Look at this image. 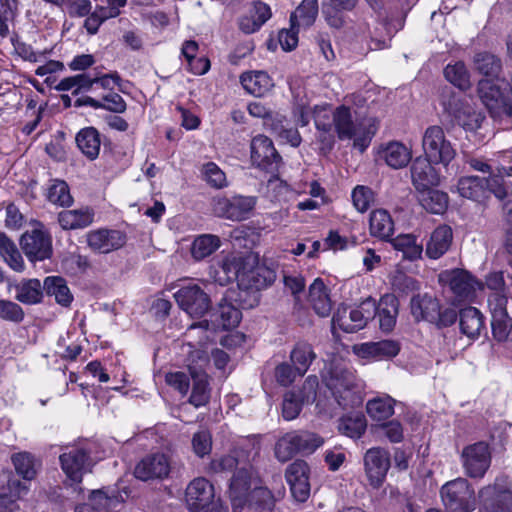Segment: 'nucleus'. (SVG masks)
I'll use <instances>...</instances> for the list:
<instances>
[{
	"instance_id": "61",
	"label": "nucleus",
	"mask_w": 512,
	"mask_h": 512,
	"mask_svg": "<svg viewBox=\"0 0 512 512\" xmlns=\"http://www.w3.org/2000/svg\"><path fill=\"white\" fill-rule=\"evenodd\" d=\"M202 174L205 181L213 188L221 189L227 186L225 173L213 162L203 166Z\"/></svg>"
},
{
	"instance_id": "20",
	"label": "nucleus",
	"mask_w": 512,
	"mask_h": 512,
	"mask_svg": "<svg viewBox=\"0 0 512 512\" xmlns=\"http://www.w3.org/2000/svg\"><path fill=\"white\" fill-rule=\"evenodd\" d=\"M209 321L204 320L198 323H193L189 326L186 337L192 338L196 332H200L201 335L199 340L195 343L189 342L192 347L199 346V348L192 351L189 355L188 371L190 372V366L195 367L197 370H204V367L208 364L209 358L206 351L202 349L210 340L209 334Z\"/></svg>"
},
{
	"instance_id": "47",
	"label": "nucleus",
	"mask_w": 512,
	"mask_h": 512,
	"mask_svg": "<svg viewBox=\"0 0 512 512\" xmlns=\"http://www.w3.org/2000/svg\"><path fill=\"white\" fill-rule=\"evenodd\" d=\"M318 14L317 0H302L290 17L291 24L298 27L311 26Z\"/></svg>"
},
{
	"instance_id": "9",
	"label": "nucleus",
	"mask_w": 512,
	"mask_h": 512,
	"mask_svg": "<svg viewBox=\"0 0 512 512\" xmlns=\"http://www.w3.org/2000/svg\"><path fill=\"white\" fill-rule=\"evenodd\" d=\"M256 202L257 199L253 196L215 197L212 200V210L218 217L241 221L249 217Z\"/></svg>"
},
{
	"instance_id": "38",
	"label": "nucleus",
	"mask_w": 512,
	"mask_h": 512,
	"mask_svg": "<svg viewBox=\"0 0 512 512\" xmlns=\"http://www.w3.org/2000/svg\"><path fill=\"white\" fill-rule=\"evenodd\" d=\"M369 229L372 236L388 241L394 233V222L384 209H376L371 212Z\"/></svg>"
},
{
	"instance_id": "49",
	"label": "nucleus",
	"mask_w": 512,
	"mask_h": 512,
	"mask_svg": "<svg viewBox=\"0 0 512 512\" xmlns=\"http://www.w3.org/2000/svg\"><path fill=\"white\" fill-rule=\"evenodd\" d=\"M315 357L316 354L312 346L305 342L297 343L290 353V360L296 367L299 376H303L307 372Z\"/></svg>"
},
{
	"instance_id": "62",
	"label": "nucleus",
	"mask_w": 512,
	"mask_h": 512,
	"mask_svg": "<svg viewBox=\"0 0 512 512\" xmlns=\"http://www.w3.org/2000/svg\"><path fill=\"white\" fill-rule=\"evenodd\" d=\"M303 404L305 403L301 401L297 393L293 391L286 392L282 404L283 417L286 420L295 419L299 415Z\"/></svg>"
},
{
	"instance_id": "44",
	"label": "nucleus",
	"mask_w": 512,
	"mask_h": 512,
	"mask_svg": "<svg viewBox=\"0 0 512 512\" xmlns=\"http://www.w3.org/2000/svg\"><path fill=\"white\" fill-rule=\"evenodd\" d=\"M218 266V270H216L217 281L221 284H225L237 280L240 285L242 271H244L245 266L242 265L239 258L225 257L219 262Z\"/></svg>"
},
{
	"instance_id": "63",
	"label": "nucleus",
	"mask_w": 512,
	"mask_h": 512,
	"mask_svg": "<svg viewBox=\"0 0 512 512\" xmlns=\"http://www.w3.org/2000/svg\"><path fill=\"white\" fill-rule=\"evenodd\" d=\"M166 383L177 390L182 396L188 394L190 385H191V376L190 372L188 373L183 371H176L167 373L165 376Z\"/></svg>"
},
{
	"instance_id": "24",
	"label": "nucleus",
	"mask_w": 512,
	"mask_h": 512,
	"mask_svg": "<svg viewBox=\"0 0 512 512\" xmlns=\"http://www.w3.org/2000/svg\"><path fill=\"white\" fill-rule=\"evenodd\" d=\"M355 351L361 358L373 361H382L391 359L398 355L400 351V344L395 340L367 342L355 348Z\"/></svg>"
},
{
	"instance_id": "54",
	"label": "nucleus",
	"mask_w": 512,
	"mask_h": 512,
	"mask_svg": "<svg viewBox=\"0 0 512 512\" xmlns=\"http://www.w3.org/2000/svg\"><path fill=\"white\" fill-rule=\"evenodd\" d=\"M12 462L18 475L25 480H32L36 476L33 457L27 452H20L12 456Z\"/></svg>"
},
{
	"instance_id": "64",
	"label": "nucleus",
	"mask_w": 512,
	"mask_h": 512,
	"mask_svg": "<svg viewBox=\"0 0 512 512\" xmlns=\"http://www.w3.org/2000/svg\"><path fill=\"white\" fill-rule=\"evenodd\" d=\"M192 448L199 457H204L211 452L212 437L208 430L202 429L196 432L192 437Z\"/></svg>"
},
{
	"instance_id": "58",
	"label": "nucleus",
	"mask_w": 512,
	"mask_h": 512,
	"mask_svg": "<svg viewBox=\"0 0 512 512\" xmlns=\"http://www.w3.org/2000/svg\"><path fill=\"white\" fill-rule=\"evenodd\" d=\"M391 286L394 292L409 294L419 288L418 281L402 271H396L391 276Z\"/></svg>"
},
{
	"instance_id": "57",
	"label": "nucleus",
	"mask_w": 512,
	"mask_h": 512,
	"mask_svg": "<svg viewBox=\"0 0 512 512\" xmlns=\"http://www.w3.org/2000/svg\"><path fill=\"white\" fill-rule=\"evenodd\" d=\"M374 200V192L367 186L358 185L352 191L353 205L361 213L366 212Z\"/></svg>"
},
{
	"instance_id": "1",
	"label": "nucleus",
	"mask_w": 512,
	"mask_h": 512,
	"mask_svg": "<svg viewBox=\"0 0 512 512\" xmlns=\"http://www.w3.org/2000/svg\"><path fill=\"white\" fill-rule=\"evenodd\" d=\"M254 475L252 467H242L234 473L229 486L232 505L234 509L247 505L256 512H272L275 498L268 488L255 487L249 492Z\"/></svg>"
},
{
	"instance_id": "43",
	"label": "nucleus",
	"mask_w": 512,
	"mask_h": 512,
	"mask_svg": "<svg viewBox=\"0 0 512 512\" xmlns=\"http://www.w3.org/2000/svg\"><path fill=\"white\" fill-rule=\"evenodd\" d=\"M381 157L394 169L405 167L411 160L410 150L401 142H389L382 150Z\"/></svg>"
},
{
	"instance_id": "30",
	"label": "nucleus",
	"mask_w": 512,
	"mask_h": 512,
	"mask_svg": "<svg viewBox=\"0 0 512 512\" xmlns=\"http://www.w3.org/2000/svg\"><path fill=\"white\" fill-rule=\"evenodd\" d=\"M450 115L454 122L466 131H476L480 128L484 119L480 112H477L471 105L461 101L450 106Z\"/></svg>"
},
{
	"instance_id": "56",
	"label": "nucleus",
	"mask_w": 512,
	"mask_h": 512,
	"mask_svg": "<svg viewBox=\"0 0 512 512\" xmlns=\"http://www.w3.org/2000/svg\"><path fill=\"white\" fill-rule=\"evenodd\" d=\"M18 11L17 0H0V35L9 33V23L13 21Z\"/></svg>"
},
{
	"instance_id": "4",
	"label": "nucleus",
	"mask_w": 512,
	"mask_h": 512,
	"mask_svg": "<svg viewBox=\"0 0 512 512\" xmlns=\"http://www.w3.org/2000/svg\"><path fill=\"white\" fill-rule=\"evenodd\" d=\"M323 443V438L313 432L292 431L286 433L277 441L275 455L279 461L286 462L297 453H313Z\"/></svg>"
},
{
	"instance_id": "39",
	"label": "nucleus",
	"mask_w": 512,
	"mask_h": 512,
	"mask_svg": "<svg viewBox=\"0 0 512 512\" xmlns=\"http://www.w3.org/2000/svg\"><path fill=\"white\" fill-rule=\"evenodd\" d=\"M15 299L23 304H38L43 298V285L38 279H23L15 285Z\"/></svg>"
},
{
	"instance_id": "32",
	"label": "nucleus",
	"mask_w": 512,
	"mask_h": 512,
	"mask_svg": "<svg viewBox=\"0 0 512 512\" xmlns=\"http://www.w3.org/2000/svg\"><path fill=\"white\" fill-rule=\"evenodd\" d=\"M376 308L380 329L384 332L392 331L399 311V301L396 296L392 294L382 296Z\"/></svg>"
},
{
	"instance_id": "12",
	"label": "nucleus",
	"mask_w": 512,
	"mask_h": 512,
	"mask_svg": "<svg viewBox=\"0 0 512 512\" xmlns=\"http://www.w3.org/2000/svg\"><path fill=\"white\" fill-rule=\"evenodd\" d=\"M171 471L170 457L165 453H153L142 458L134 469V475L142 481L163 480Z\"/></svg>"
},
{
	"instance_id": "59",
	"label": "nucleus",
	"mask_w": 512,
	"mask_h": 512,
	"mask_svg": "<svg viewBox=\"0 0 512 512\" xmlns=\"http://www.w3.org/2000/svg\"><path fill=\"white\" fill-rule=\"evenodd\" d=\"M24 318V310L19 304L11 300L0 299V319L18 324Z\"/></svg>"
},
{
	"instance_id": "21",
	"label": "nucleus",
	"mask_w": 512,
	"mask_h": 512,
	"mask_svg": "<svg viewBox=\"0 0 512 512\" xmlns=\"http://www.w3.org/2000/svg\"><path fill=\"white\" fill-rule=\"evenodd\" d=\"M433 164L435 163L426 156L417 157L412 162L411 178L417 191L437 186L440 183V176Z\"/></svg>"
},
{
	"instance_id": "45",
	"label": "nucleus",
	"mask_w": 512,
	"mask_h": 512,
	"mask_svg": "<svg viewBox=\"0 0 512 512\" xmlns=\"http://www.w3.org/2000/svg\"><path fill=\"white\" fill-rule=\"evenodd\" d=\"M394 249L403 253V258L409 261H415L421 258L423 253V245L417 243L414 235L403 234L391 239Z\"/></svg>"
},
{
	"instance_id": "36",
	"label": "nucleus",
	"mask_w": 512,
	"mask_h": 512,
	"mask_svg": "<svg viewBox=\"0 0 512 512\" xmlns=\"http://www.w3.org/2000/svg\"><path fill=\"white\" fill-rule=\"evenodd\" d=\"M474 65L476 70L485 77L484 79L505 83V78L501 77L502 63L497 56L488 52L477 53L474 57Z\"/></svg>"
},
{
	"instance_id": "23",
	"label": "nucleus",
	"mask_w": 512,
	"mask_h": 512,
	"mask_svg": "<svg viewBox=\"0 0 512 512\" xmlns=\"http://www.w3.org/2000/svg\"><path fill=\"white\" fill-rule=\"evenodd\" d=\"M271 16L269 5L262 1H253L246 13L239 18V29L245 34L255 33Z\"/></svg>"
},
{
	"instance_id": "52",
	"label": "nucleus",
	"mask_w": 512,
	"mask_h": 512,
	"mask_svg": "<svg viewBox=\"0 0 512 512\" xmlns=\"http://www.w3.org/2000/svg\"><path fill=\"white\" fill-rule=\"evenodd\" d=\"M444 75L450 83L461 90H466L470 87L469 73L463 62L447 65L444 69Z\"/></svg>"
},
{
	"instance_id": "50",
	"label": "nucleus",
	"mask_w": 512,
	"mask_h": 512,
	"mask_svg": "<svg viewBox=\"0 0 512 512\" xmlns=\"http://www.w3.org/2000/svg\"><path fill=\"white\" fill-rule=\"evenodd\" d=\"M366 427V418L361 413L342 417L338 425V429L342 434L353 439L360 438L364 434Z\"/></svg>"
},
{
	"instance_id": "55",
	"label": "nucleus",
	"mask_w": 512,
	"mask_h": 512,
	"mask_svg": "<svg viewBox=\"0 0 512 512\" xmlns=\"http://www.w3.org/2000/svg\"><path fill=\"white\" fill-rule=\"evenodd\" d=\"M48 199L59 206H69L73 202L69 187L64 181H55L48 190Z\"/></svg>"
},
{
	"instance_id": "41",
	"label": "nucleus",
	"mask_w": 512,
	"mask_h": 512,
	"mask_svg": "<svg viewBox=\"0 0 512 512\" xmlns=\"http://www.w3.org/2000/svg\"><path fill=\"white\" fill-rule=\"evenodd\" d=\"M43 289L48 296H54L55 301L68 307L73 301V295L67 286V282L60 276H48L44 279Z\"/></svg>"
},
{
	"instance_id": "28",
	"label": "nucleus",
	"mask_w": 512,
	"mask_h": 512,
	"mask_svg": "<svg viewBox=\"0 0 512 512\" xmlns=\"http://www.w3.org/2000/svg\"><path fill=\"white\" fill-rule=\"evenodd\" d=\"M190 376L192 384L188 402L195 408L207 405L211 397L207 373L204 370H197L195 367L190 366Z\"/></svg>"
},
{
	"instance_id": "13",
	"label": "nucleus",
	"mask_w": 512,
	"mask_h": 512,
	"mask_svg": "<svg viewBox=\"0 0 512 512\" xmlns=\"http://www.w3.org/2000/svg\"><path fill=\"white\" fill-rule=\"evenodd\" d=\"M214 497V486L204 477L193 479L185 490V501L191 512H207Z\"/></svg>"
},
{
	"instance_id": "53",
	"label": "nucleus",
	"mask_w": 512,
	"mask_h": 512,
	"mask_svg": "<svg viewBox=\"0 0 512 512\" xmlns=\"http://www.w3.org/2000/svg\"><path fill=\"white\" fill-rule=\"evenodd\" d=\"M88 500L93 506H96L97 512H109L121 502L117 495H108L103 489L93 490Z\"/></svg>"
},
{
	"instance_id": "17",
	"label": "nucleus",
	"mask_w": 512,
	"mask_h": 512,
	"mask_svg": "<svg viewBox=\"0 0 512 512\" xmlns=\"http://www.w3.org/2000/svg\"><path fill=\"white\" fill-rule=\"evenodd\" d=\"M89 454L90 452L84 448L73 447L60 455L61 468L73 482L80 483L88 471Z\"/></svg>"
},
{
	"instance_id": "35",
	"label": "nucleus",
	"mask_w": 512,
	"mask_h": 512,
	"mask_svg": "<svg viewBox=\"0 0 512 512\" xmlns=\"http://www.w3.org/2000/svg\"><path fill=\"white\" fill-rule=\"evenodd\" d=\"M309 302L320 317H327L332 310V302L327 287L320 278H316L309 286Z\"/></svg>"
},
{
	"instance_id": "19",
	"label": "nucleus",
	"mask_w": 512,
	"mask_h": 512,
	"mask_svg": "<svg viewBox=\"0 0 512 512\" xmlns=\"http://www.w3.org/2000/svg\"><path fill=\"white\" fill-rule=\"evenodd\" d=\"M481 512H512V492L497 484L488 485L479 491Z\"/></svg>"
},
{
	"instance_id": "26",
	"label": "nucleus",
	"mask_w": 512,
	"mask_h": 512,
	"mask_svg": "<svg viewBox=\"0 0 512 512\" xmlns=\"http://www.w3.org/2000/svg\"><path fill=\"white\" fill-rule=\"evenodd\" d=\"M439 304L436 297L428 293H418L411 298V314L416 321L425 320L433 323L439 317Z\"/></svg>"
},
{
	"instance_id": "37",
	"label": "nucleus",
	"mask_w": 512,
	"mask_h": 512,
	"mask_svg": "<svg viewBox=\"0 0 512 512\" xmlns=\"http://www.w3.org/2000/svg\"><path fill=\"white\" fill-rule=\"evenodd\" d=\"M240 82L247 92L257 97L265 95L274 86L271 77L264 71L243 73Z\"/></svg>"
},
{
	"instance_id": "7",
	"label": "nucleus",
	"mask_w": 512,
	"mask_h": 512,
	"mask_svg": "<svg viewBox=\"0 0 512 512\" xmlns=\"http://www.w3.org/2000/svg\"><path fill=\"white\" fill-rule=\"evenodd\" d=\"M439 281L443 286L449 288L458 301L472 300L477 290L483 288L479 280L463 269L443 271L439 274Z\"/></svg>"
},
{
	"instance_id": "27",
	"label": "nucleus",
	"mask_w": 512,
	"mask_h": 512,
	"mask_svg": "<svg viewBox=\"0 0 512 512\" xmlns=\"http://www.w3.org/2000/svg\"><path fill=\"white\" fill-rule=\"evenodd\" d=\"M453 232L448 225H440L431 233L427 243L425 254L428 258L437 260L441 258L451 247Z\"/></svg>"
},
{
	"instance_id": "10",
	"label": "nucleus",
	"mask_w": 512,
	"mask_h": 512,
	"mask_svg": "<svg viewBox=\"0 0 512 512\" xmlns=\"http://www.w3.org/2000/svg\"><path fill=\"white\" fill-rule=\"evenodd\" d=\"M461 462L465 473L471 478H482L491 464L488 443L479 441L463 448Z\"/></svg>"
},
{
	"instance_id": "29",
	"label": "nucleus",
	"mask_w": 512,
	"mask_h": 512,
	"mask_svg": "<svg viewBox=\"0 0 512 512\" xmlns=\"http://www.w3.org/2000/svg\"><path fill=\"white\" fill-rule=\"evenodd\" d=\"M276 278L275 271L263 264H257L250 269L244 267L240 286L246 289L260 290L271 285Z\"/></svg>"
},
{
	"instance_id": "48",
	"label": "nucleus",
	"mask_w": 512,
	"mask_h": 512,
	"mask_svg": "<svg viewBox=\"0 0 512 512\" xmlns=\"http://www.w3.org/2000/svg\"><path fill=\"white\" fill-rule=\"evenodd\" d=\"M221 245L220 238L212 234L196 237L191 246V255L195 260H202L213 254Z\"/></svg>"
},
{
	"instance_id": "2",
	"label": "nucleus",
	"mask_w": 512,
	"mask_h": 512,
	"mask_svg": "<svg viewBox=\"0 0 512 512\" xmlns=\"http://www.w3.org/2000/svg\"><path fill=\"white\" fill-rule=\"evenodd\" d=\"M322 380L342 408L361 403L354 371L344 365L332 363L326 368Z\"/></svg>"
},
{
	"instance_id": "15",
	"label": "nucleus",
	"mask_w": 512,
	"mask_h": 512,
	"mask_svg": "<svg viewBox=\"0 0 512 512\" xmlns=\"http://www.w3.org/2000/svg\"><path fill=\"white\" fill-rule=\"evenodd\" d=\"M364 466L370 485L379 488L390 468L388 451L380 447L370 448L364 455Z\"/></svg>"
},
{
	"instance_id": "25",
	"label": "nucleus",
	"mask_w": 512,
	"mask_h": 512,
	"mask_svg": "<svg viewBox=\"0 0 512 512\" xmlns=\"http://www.w3.org/2000/svg\"><path fill=\"white\" fill-rule=\"evenodd\" d=\"M241 317L242 313L237 307L222 301L210 315L209 329L217 331L235 328L240 323Z\"/></svg>"
},
{
	"instance_id": "22",
	"label": "nucleus",
	"mask_w": 512,
	"mask_h": 512,
	"mask_svg": "<svg viewBox=\"0 0 512 512\" xmlns=\"http://www.w3.org/2000/svg\"><path fill=\"white\" fill-rule=\"evenodd\" d=\"M89 247L99 253H109L121 248L125 242V235L118 230L98 229L88 233Z\"/></svg>"
},
{
	"instance_id": "51",
	"label": "nucleus",
	"mask_w": 512,
	"mask_h": 512,
	"mask_svg": "<svg viewBox=\"0 0 512 512\" xmlns=\"http://www.w3.org/2000/svg\"><path fill=\"white\" fill-rule=\"evenodd\" d=\"M368 415L375 421H384L394 413V400L389 397H378L367 402Z\"/></svg>"
},
{
	"instance_id": "60",
	"label": "nucleus",
	"mask_w": 512,
	"mask_h": 512,
	"mask_svg": "<svg viewBox=\"0 0 512 512\" xmlns=\"http://www.w3.org/2000/svg\"><path fill=\"white\" fill-rule=\"evenodd\" d=\"M271 125L272 131L283 141L291 144L293 147H298L301 143V136L297 129L287 127L284 125L282 119L273 120Z\"/></svg>"
},
{
	"instance_id": "42",
	"label": "nucleus",
	"mask_w": 512,
	"mask_h": 512,
	"mask_svg": "<svg viewBox=\"0 0 512 512\" xmlns=\"http://www.w3.org/2000/svg\"><path fill=\"white\" fill-rule=\"evenodd\" d=\"M76 143L81 152L90 160L98 157L100 152V134L94 127L81 129L76 135Z\"/></svg>"
},
{
	"instance_id": "33",
	"label": "nucleus",
	"mask_w": 512,
	"mask_h": 512,
	"mask_svg": "<svg viewBox=\"0 0 512 512\" xmlns=\"http://www.w3.org/2000/svg\"><path fill=\"white\" fill-rule=\"evenodd\" d=\"M335 132L340 140L352 139L357 134V124L353 119L351 109L341 105L332 112Z\"/></svg>"
},
{
	"instance_id": "34",
	"label": "nucleus",
	"mask_w": 512,
	"mask_h": 512,
	"mask_svg": "<svg viewBox=\"0 0 512 512\" xmlns=\"http://www.w3.org/2000/svg\"><path fill=\"white\" fill-rule=\"evenodd\" d=\"M93 220L94 212L88 207L64 210L58 214V222L65 230L83 229L91 225Z\"/></svg>"
},
{
	"instance_id": "6",
	"label": "nucleus",
	"mask_w": 512,
	"mask_h": 512,
	"mask_svg": "<svg viewBox=\"0 0 512 512\" xmlns=\"http://www.w3.org/2000/svg\"><path fill=\"white\" fill-rule=\"evenodd\" d=\"M507 83L482 79L478 83V93L483 104L493 118L512 117V100L505 93Z\"/></svg>"
},
{
	"instance_id": "5",
	"label": "nucleus",
	"mask_w": 512,
	"mask_h": 512,
	"mask_svg": "<svg viewBox=\"0 0 512 512\" xmlns=\"http://www.w3.org/2000/svg\"><path fill=\"white\" fill-rule=\"evenodd\" d=\"M424 156L435 164L448 166L456 156V149L439 125L427 127L422 136Z\"/></svg>"
},
{
	"instance_id": "31",
	"label": "nucleus",
	"mask_w": 512,
	"mask_h": 512,
	"mask_svg": "<svg viewBox=\"0 0 512 512\" xmlns=\"http://www.w3.org/2000/svg\"><path fill=\"white\" fill-rule=\"evenodd\" d=\"M459 326L463 335L469 339H477L485 328L484 316L475 307L469 306L459 311Z\"/></svg>"
},
{
	"instance_id": "8",
	"label": "nucleus",
	"mask_w": 512,
	"mask_h": 512,
	"mask_svg": "<svg viewBox=\"0 0 512 512\" xmlns=\"http://www.w3.org/2000/svg\"><path fill=\"white\" fill-rule=\"evenodd\" d=\"M473 496L474 491L464 478L449 481L441 488V498L449 512H470Z\"/></svg>"
},
{
	"instance_id": "18",
	"label": "nucleus",
	"mask_w": 512,
	"mask_h": 512,
	"mask_svg": "<svg viewBox=\"0 0 512 512\" xmlns=\"http://www.w3.org/2000/svg\"><path fill=\"white\" fill-rule=\"evenodd\" d=\"M20 244L30 261H41L51 256L50 237L43 231L34 229L22 235Z\"/></svg>"
},
{
	"instance_id": "16",
	"label": "nucleus",
	"mask_w": 512,
	"mask_h": 512,
	"mask_svg": "<svg viewBox=\"0 0 512 512\" xmlns=\"http://www.w3.org/2000/svg\"><path fill=\"white\" fill-rule=\"evenodd\" d=\"M309 474V466L303 460L294 461L286 469L285 477L291 494L298 502H305L310 496Z\"/></svg>"
},
{
	"instance_id": "3",
	"label": "nucleus",
	"mask_w": 512,
	"mask_h": 512,
	"mask_svg": "<svg viewBox=\"0 0 512 512\" xmlns=\"http://www.w3.org/2000/svg\"><path fill=\"white\" fill-rule=\"evenodd\" d=\"M457 190L463 198L476 202H483L491 194L503 200L507 197L508 191L501 176L490 175L479 177L475 175L460 177L457 182Z\"/></svg>"
},
{
	"instance_id": "40",
	"label": "nucleus",
	"mask_w": 512,
	"mask_h": 512,
	"mask_svg": "<svg viewBox=\"0 0 512 512\" xmlns=\"http://www.w3.org/2000/svg\"><path fill=\"white\" fill-rule=\"evenodd\" d=\"M421 206L432 214H442L448 207V195L432 187L418 191Z\"/></svg>"
},
{
	"instance_id": "11",
	"label": "nucleus",
	"mask_w": 512,
	"mask_h": 512,
	"mask_svg": "<svg viewBox=\"0 0 512 512\" xmlns=\"http://www.w3.org/2000/svg\"><path fill=\"white\" fill-rule=\"evenodd\" d=\"M179 307L191 317H201L209 309L208 295L196 284L181 287L174 294Z\"/></svg>"
},
{
	"instance_id": "14",
	"label": "nucleus",
	"mask_w": 512,
	"mask_h": 512,
	"mask_svg": "<svg viewBox=\"0 0 512 512\" xmlns=\"http://www.w3.org/2000/svg\"><path fill=\"white\" fill-rule=\"evenodd\" d=\"M252 163L266 171L277 170L281 156L276 151L273 142L265 135L255 136L250 145Z\"/></svg>"
},
{
	"instance_id": "46",
	"label": "nucleus",
	"mask_w": 512,
	"mask_h": 512,
	"mask_svg": "<svg viewBox=\"0 0 512 512\" xmlns=\"http://www.w3.org/2000/svg\"><path fill=\"white\" fill-rule=\"evenodd\" d=\"M376 310L375 301L368 298L355 309L348 311L349 320H351L354 326L348 327V329L356 330V332L363 329L368 321L375 317Z\"/></svg>"
}]
</instances>
